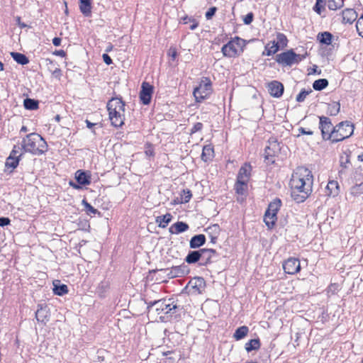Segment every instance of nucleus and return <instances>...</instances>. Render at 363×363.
Wrapping results in <instances>:
<instances>
[{
	"mask_svg": "<svg viewBox=\"0 0 363 363\" xmlns=\"http://www.w3.org/2000/svg\"><path fill=\"white\" fill-rule=\"evenodd\" d=\"M45 140L38 133H30L23 138L21 148L24 152L33 155H42L47 151Z\"/></svg>",
	"mask_w": 363,
	"mask_h": 363,
	"instance_id": "2",
	"label": "nucleus"
},
{
	"mask_svg": "<svg viewBox=\"0 0 363 363\" xmlns=\"http://www.w3.org/2000/svg\"><path fill=\"white\" fill-rule=\"evenodd\" d=\"M259 347H260V343H259V340L258 339L250 340L245 344V350L247 352L258 350L259 348Z\"/></svg>",
	"mask_w": 363,
	"mask_h": 363,
	"instance_id": "37",
	"label": "nucleus"
},
{
	"mask_svg": "<svg viewBox=\"0 0 363 363\" xmlns=\"http://www.w3.org/2000/svg\"><path fill=\"white\" fill-rule=\"evenodd\" d=\"M172 218V216L170 213H167L164 216H158L156 221L158 223L159 227L164 228L171 221Z\"/></svg>",
	"mask_w": 363,
	"mask_h": 363,
	"instance_id": "31",
	"label": "nucleus"
},
{
	"mask_svg": "<svg viewBox=\"0 0 363 363\" xmlns=\"http://www.w3.org/2000/svg\"><path fill=\"white\" fill-rule=\"evenodd\" d=\"M247 182H242V181L237 180V182L235 184L236 192L238 194L242 195L245 192V190L247 188Z\"/></svg>",
	"mask_w": 363,
	"mask_h": 363,
	"instance_id": "41",
	"label": "nucleus"
},
{
	"mask_svg": "<svg viewBox=\"0 0 363 363\" xmlns=\"http://www.w3.org/2000/svg\"><path fill=\"white\" fill-rule=\"evenodd\" d=\"M205 235L200 234L191 238L189 245L191 248H197L203 245L205 243Z\"/></svg>",
	"mask_w": 363,
	"mask_h": 363,
	"instance_id": "24",
	"label": "nucleus"
},
{
	"mask_svg": "<svg viewBox=\"0 0 363 363\" xmlns=\"http://www.w3.org/2000/svg\"><path fill=\"white\" fill-rule=\"evenodd\" d=\"M61 41H62V40H61V38H57V37H56V38H54L52 39V43H53V45H54L55 46H60V44H61Z\"/></svg>",
	"mask_w": 363,
	"mask_h": 363,
	"instance_id": "56",
	"label": "nucleus"
},
{
	"mask_svg": "<svg viewBox=\"0 0 363 363\" xmlns=\"http://www.w3.org/2000/svg\"><path fill=\"white\" fill-rule=\"evenodd\" d=\"M333 35L329 32L320 33L317 35V40L320 43L329 45L332 43Z\"/></svg>",
	"mask_w": 363,
	"mask_h": 363,
	"instance_id": "28",
	"label": "nucleus"
},
{
	"mask_svg": "<svg viewBox=\"0 0 363 363\" xmlns=\"http://www.w3.org/2000/svg\"><path fill=\"white\" fill-rule=\"evenodd\" d=\"M191 194L189 190H184L181 194V203H187L191 198Z\"/></svg>",
	"mask_w": 363,
	"mask_h": 363,
	"instance_id": "45",
	"label": "nucleus"
},
{
	"mask_svg": "<svg viewBox=\"0 0 363 363\" xmlns=\"http://www.w3.org/2000/svg\"><path fill=\"white\" fill-rule=\"evenodd\" d=\"M10 224V219L9 218H0V226H6Z\"/></svg>",
	"mask_w": 363,
	"mask_h": 363,
	"instance_id": "53",
	"label": "nucleus"
},
{
	"mask_svg": "<svg viewBox=\"0 0 363 363\" xmlns=\"http://www.w3.org/2000/svg\"><path fill=\"white\" fill-rule=\"evenodd\" d=\"M24 106L28 110H36L38 108V102L34 99H26Z\"/></svg>",
	"mask_w": 363,
	"mask_h": 363,
	"instance_id": "39",
	"label": "nucleus"
},
{
	"mask_svg": "<svg viewBox=\"0 0 363 363\" xmlns=\"http://www.w3.org/2000/svg\"><path fill=\"white\" fill-rule=\"evenodd\" d=\"M249 332V329L247 326H241V327H239L238 329H236L234 335H233V337L236 340H240L242 338H244L248 333Z\"/></svg>",
	"mask_w": 363,
	"mask_h": 363,
	"instance_id": "32",
	"label": "nucleus"
},
{
	"mask_svg": "<svg viewBox=\"0 0 363 363\" xmlns=\"http://www.w3.org/2000/svg\"><path fill=\"white\" fill-rule=\"evenodd\" d=\"M216 254L215 250L213 249H201V263L202 265H206L211 262L212 257Z\"/></svg>",
	"mask_w": 363,
	"mask_h": 363,
	"instance_id": "18",
	"label": "nucleus"
},
{
	"mask_svg": "<svg viewBox=\"0 0 363 363\" xmlns=\"http://www.w3.org/2000/svg\"><path fill=\"white\" fill-rule=\"evenodd\" d=\"M169 55L173 58L174 59L177 56V51L175 49H170L169 50Z\"/></svg>",
	"mask_w": 363,
	"mask_h": 363,
	"instance_id": "57",
	"label": "nucleus"
},
{
	"mask_svg": "<svg viewBox=\"0 0 363 363\" xmlns=\"http://www.w3.org/2000/svg\"><path fill=\"white\" fill-rule=\"evenodd\" d=\"M55 55H59V56H61V57H65V52L62 50H57L55 52Z\"/></svg>",
	"mask_w": 363,
	"mask_h": 363,
	"instance_id": "59",
	"label": "nucleus"
},
{
	"mask_svg": "<svg viewBox=\"0 0 363 363\" xmlns=\"http://www.w3.org/2000/svg\"><path fill=\"white\" fill-rule=\"evenodd\" d=\"M145 153L148 157L154 156V149L150 144H146Z\"/></svg>",
	"mask_w": 363,
	"mask_h": 363,
	"instance_id": "49",
	"label": "nucleus"
},
{
	"mask_svg": "<svg viewBox=\"0 0 363 363\" xmlns=\"http://www.w3.org/2000/svg\"><path fill=\"white\" fill-rule=\"evenodd\" d=\"M328 82L326 79H320L315 80L313 84V87L315 90L320 91L327 87Z\"/></svg>",
	"mask_w": 363,
	"mask_h": 363,
	"instance_id": "38",
	"label": "nucleus"
},
{
	"mask_svg": "<svg viewBox=\"0 0 363 363\" xmlns=\"http://www.w3.org/2000/svg\"><path fill=\"white\" fill-rule=\"evenodd\" d=\"M214 156L213 147L211 145H206L203 147L201 158L203 161L207 162L211 160Z\"/></svg>",
	"mask_w": 363,
	"mask_h": 363,
	"instance_id": "27",
	"label": "nucleus"
},
{
	"mask_svg": "<svg viewBox=\"0 0 363 363\" xmlns=\"http://www.w3.org/2000/svg\"><path fill=\"white\" fill-rule=\"evenodd\" d=\"M11 55L13 60L20 65H24L28 64L29 62L28 59L23 54L13 52Z\"/></svg>",
	"mask_w": 363,
	"mask_h": 363,
	"instance_id": "35",
	"label": "nucleus"
},
{
	"mask_svg": "<svg viewBox=\"0 0 363 363\" xmlns=\"http://www.w3.org/2000/svg\"><path fill=\"white\" fill-rule=\"evenodd\" d=\"M342 21L345 23H352L357 18V12L352 9H345L342 13Z\"/></svg>",
	"mask_w": 363,
	"mask_h": 363,
	"instance_id": "17",
	"label": "nucleus"
},
{
	"mask_svg": "<svg viewBox=\"0 0 363 363\" xmlns=\"http://www.w3.org/2000/svg\"><path fill=\"white\" fill-rule=\"evenodd\" d=\"M299 133L304 135H313V132L311 130H306L304 128H299Z\"/></svg>",
	"mask_w": 363,
	"mask_h": 363,
	"instance_id": "55",
	"label": "nucleus"
},
{
	"mask_svg": "<svg viewBox=\"0 0 363 363\" xmlns=\"http://www.w3.org/2000/svg\"><path fill=\"white\" fill-rule=\"evenodd\" d=\"M358 160L359 161H363V154L358 155Z\"/></svg>",
	"mask_w": 363,
	"mask_h": 363,
	"instance_id": "63",
	"label": "nucleus"
},
{
	"mask_svg": "<svg viewBox=\"0 0 363 363\" xmlns=\"http://www.w3.org/2000/svg\"><path fill=\"white\" fill-rule=\"evenodd\" d=\"M350 192L354 196H358L363 194V182L352 186L351 188Z\"/></svg>",
	"mask_w": 363,
	"mask_h": 363,
	"instance_id": "42",
	"label": "nucleus"
},
{
	"mask_svg": "<svg viewBox=\"0 0 363 363\" xmlns=\"http://www.w3.org/2000/svg\"><path fill=\"white\" fill-rule=\"evenodd\" d=\"M16 21L18 24V26L21 27V28H25L26 27V25L24 23H22L21 22V18L20 17H17L16 18Z\"/></svg>",
	"mask_w": 363,
	"mask_h": 363,
	"instance_id": "58",
	"label": "nucleus"
},
{
	"mask_svg": "<svg viewBox=\"0 0 363 363\" xmlns=\"http://www.w3.org/2000/svg\"><path fill=\"white\" fill-rule=\"evenodd\" d=\"M311 92V89L309 91H306L305 89L301 90V91L296 96V101L298 102H303L306 99V96Z\"/></svg>",
	"mask_w": 363,
	"mask_h": 363,
	"instance_id": "44",
	"label": "nucleus"
},
{
	"mask_svg": "<svg viewBox=\"0 0 363 363\" xmlns=\"http://www.w3.org/2000/svg\"><path fill=\"white\" fill-rule=\"evenodd\" d=\"M189 229V225L184 222H177L169 228L172 234H179Z\"/></svg>",
	"mask_w": 363,
	"mask_h": 363,
	"instance_id": "23",
	"label": "nucleus"
},
{
	"mask_svg": "<svg viewBox=\"0 0 363 363\" xmlns=\"http://www.w3.org/2000/svg\"><path fill=\"white\" fill-rule=\"evenodd\" d=\"M319 128L321 130V134L324 140H331L332 134H333V126L330 119L326 116L319 117Z\"/></svg>",
	"mask_w": 363,
	"mask_h": 363,
	"instance_id": "10",
	"label": "nucleus"
},
{
	"mask_svg": "<svg viewBox=\"0 0 363 363\" xmlns=\"http://www.w3.org/2000/svg\"><path fill=\"white\" fill-rule=\"evenodd\" d=\"M147 308L149 310L155 308L158 315L160 314H172L174 313L177 306L170 300H159L150 302Z\"/></svg>",
	"mask_w": 363,
	"mask_h": 363,
	"instance_id": "7",
	"label": "nucleus"
},
{
	"mask_svg": "<svg viewBox=\"0 0 363 363\" xmlns=\"http://www.w3.org/2000/svg\"><path fill=\"white\" fill-rule=\"evenodd\" d=\"M80 11L85 16H90L91 13V0H79Z\"/></svg>",
	"mask_w": 363,
	"mask_h": 363,
	"instance_id": "26",
	"label": "nucleus"
},
{
	"mask_svg": "<svg viewBox=\"0 0 363 363\" xmlns=\"http://www.w3.org/2000/svg\"><path fill=\"white\" fill-rule=\"evenodd\" d=\"M49 309L46 306L38 305L37 311L35 312V318L40 323L45 324L49 320Z\"/></svg>",
	"mask_w": 363,
	"mask_h": 363,
	"instance_id": "15",
	"label": "nucleus"
},
{
	"mask_svg": "<svg viewBox=\"0 0 363 363\" xmlns=\"http://www.w3.org/2000/svg\"><path fill=\"white\" fill-rule=\"evenodd\" d=\"M343 5V0H328V6L330 10H337Z\"/></svg>",
	"mask_w": 363,
	"mask_h": 363,
	"instance_id": "40",
	"label": "nucleus"
},
{
	"mask_svg": "<svg viewBox=\"0 0 363 363\" xmlns=\"http://www.w3.org/2000/svg\"><path fill=\"white\" fill-rule=\"evenodd\" d=\"M268 91L271 96L279 98L284 92L283 84L277 81H273L268 84Z\"/></svg>",
	"mask_w": 363,
	"mask_h": 363,
	"instance_id": "14",
	"label": "nucleus"
},
{
	"mask_svg": "<svg viewBox=\"0 0 363 363\" xmlns=\"http://www.w3.org/2000/svg\"><path fill=\"white\" fill-rule=\"evenodd\" d=\"M279 49L281 48L277 44V41L275 40H271L265 45V52H263V55L271 56L277 52Z\"/></svg>",
	"mask_w": 363,
	"mask_h": 363,
	"instance_id": "22",
	"label": "nucleus"
},
{
	"mask_svg": "<svg viewBox=\"0 0 363 363\" xmlns=\"http://www.w3.org/2000/svg\"><path fill=\"white\" fill-rule=\"evenodd\" d=\"M328 196H335L339 194V184L337 181H330L325 188Z\"/></svg>",
	"mask_w": 363,
	"mask_h": 363,
	"instance_id": "21",
	"label": "nucleus"
},
{
	"mask_svg": "<svg viewBox=\"0 0 363 363\" xmlns=\"http://www.w3.org/2000/svg\"><path fill=\"white\" fill-rule=\"evenodd\" d=\"M291 195L297 203L303 202L312 192L313 175L306 167H298L290 180Z\"/></svg>",
	"mask_w": 363,
	"mask_h": 363,
	"instance_id": "1",
	"label": "nucleus"
},
{
	"mask_svg": "<svg viewBox=\"0 0 363 363\" xmlns=\"http://www.w3.org/2000/svg\"><path fill=\"white\" fill-rule=\"evenodd\" d=\"M102 57H103V60H104V62L106 65H111L112 63L111 58L107 54H104Z\"/></svg>",
	"mask_w": 363,
	"mask_h": 363,
	"instance_id": "54",
	"label": "nucleus"
},
{
	"mask_svg": "<svg viewBox=\"0 0 363 363\" xmlns=\"http://www.w3.org/2000/svg\"><path fill=\"white\" fill-rule=\"evenodd\" d=\"M251 169L252 168L250 164H245L239 170L237 180L247 182L250 179Z\"/></svg>",
	"mask_w": 363,
	"mask_h": 363,
	"instance_id": "16",
	"label": "nucleus"
},
{
	"mask_svg": "<svg viewBox=\"0 0 363 363\" xmlns=\"http://www.w3.org/2000/svg\"><path fill=\"white\" fill-rule=\"evenodd\" d=\"M172 272H174V275L173 276H174V277H180V276L183 275L185 273L184 271L182 269V267H173L172 270Z\"/></svg>",
	"mask_w": 363,
	"mask_h": 363,
	"instance_id": "48",
	"label": "nucleus"
},
{
	"mask_svg": "<svg viewBox=\"0 0 363 363\" xmlns=\"http://www.w3.org/2000/svg\"><path fill=\"white\" fill-rule=\"evenodd\" d=\"M279 150V145L276 143H270V145L265 149V157L269 160V157L275 155L276 152Z\"/></svg>",
	"mask_w": 363,
	"mask_h": 363,
	"instance_id": "29",
	"label": "nucleus"
},
{
	"mask_svg": "<svg viewBox=\"0 0 363 363\" xmlns=\"http://www.w3.org/2000/svg\"><path fill=\"white\" fill-rule=\"evenodd\" d=\"M69 184L71 186H72L74 189H80V186L78 185V184H76L75 183L72 182H69Z\"/></svg>",
	"mask_w": 363,
	"mask_h": 363,
	"instance_id": "60",
	"label": "nucleus"
},
{
	"mask_svg": "<svg viewBox=\"0 0 363 363\" xmlns=\"http://www.w3.org/2000/svg\"><path fill=\"white\" fill-rule=\"evenodd\" d=\"M354 125L349 121H342L333 128L331 141L337 143L350 138L354 133Z\"/></svg>",
	"mask_w": 363,
	"mask_h": 363,
	"instance_id": "5",
	"label": "nucleus"
},
{
	"mask_svg": "<svg viewBox=\"0 0 363 363\" xmlns=\"http://www.w3.org/2000/svg\"><path fill=\"white\" fill-rule=\"evenodd\" d=\"M340 104L339 102L333 101L328 104L327 112L330 116H336L340 112Z\"/></svg>",
	"mask_w": 363,
	"mask_h": 363,
	"instance_id": "33",
	"label": "nucleus"
},
{
	"mask_svg": "<svg viewBox=\"0 0 363 363\" xmlns=\"http://www.w3.org/2000/svg\"><path fill=\"white\" fill-rule=\"evenodd\" d=\"M216 11V7L210 8L208 11L206 13V18L208 20L211 19L215 14Z\"/></svg>",
	"mask_w": 363,
	"mask_h": 363,
	"instance_id": "51",
	"label": "nucleus"
},
{
	"mask_svg": "<svg viewBox=\"0 0 363 363\" xmlns=\"http://www.w3.org/2000/svg\"><path fill=\"white\" fill-rule=\"evenodd\" d=\"M277 44L279 46L281 49L284 48L287 46L288 40L286 38V36L281 33H277L276 34V39Z\"/></svg>",
	"mask_w": 363,
	"mask_h": 363,
	"instance_id": "36",
	"label": "nucleus"
},
{
	"mask_svg": "<svg viewBox=\"0 0 363 363\" xmlns=\"http://www.w3.org/2000/svg\"><path fill=\"white\" fill-rule=\"evenodd\" d=\"M27 128L26 126H23L21 129V132H27Z\"/></svg>",
	"mask_w": 363,
	"mask_h": 363,
	"instance_id": "62",
	"label": "nucleus"
},
{
	"mask_svg": "<svg viewBox=\"0 0 363 363\" xmlns=\"http://www.w3.org/2000/svg\"><path fill=\"white\" fill-rule=\"evenodd\" d=\"M356 28L359 35L363 37V14L357 20L356 23Z\"/></svg>",
	"mask_w": 363,
	"mask_h": 363,
	"instance_id": "47",
	"label": "nucleus"
},
{
	"mask_svg": "<svg viewBox=\"0 0 363 363\" xmlns=\"http://www.w3.org/2000/svg\"><path fill=\"white\" fill-rule=\"evenodd\" d=\"M109 119L115 127H121L124 124L125 104L118 98L111 99L107 104Z\"/></svg>",
	"mask_w": 363,
	"mask_h": 363,
	"instance_id": "3",
	"label": "nucleus"
},
{
	"mask_svg": "<svg viewBox=\"0 0 363 363\" xmlns=\"http://www.w3.org/2000/svg\"><path fill=\"white\" fill-rule=\"evenodd\" d=\"M86 125H87V127H88L89 128H91L94 125V123H91V122H90L89 121H88V120H86Z\"/></svg>",
	"mask_w": 363,
	"mask_h": 363,
	"instance_id": "61",
	"label": "nucleus"
},
{
	"mask_svg": "<svg viewBox=\"0 0 363 363\" xmlns=\"http://www.w3.org/2000/svg\"><path fill=\"white\" fill-rule=\"evenodd\" d=\"M189 285L195 292L201 293L205 289V281L201 277H196L189 281Z\"/></svg>",
	"mask_w": 363,
	"mask_h": 363,
	"instance_id": "19",
	"label": "nucleus"
},
{
	"mask_svg": "<svg viewBox=\"0 0 363 363\" xmlns=\"http://www.w3.org/2000/svg\"><path fill=\"white\" fill-rule=\"evenodd\" d=\"M284 272L289 274H294L301 269L300 261L296 258L290 257L283 264Z\"/></svg>",
	"mask_w": 363,
	"mask_h": 363,
	"instance_id": "12",
	"label": "nucleus"
},
{
	"mask_svg": "<svg viewBox=\"0 0 363 363\" xmlns=\"http://www.w3.org/2000/svg\"><path fill=\"white\" fill-rule=\"evenodd\" d=\"M304 58L303 56L296 54L292 50L284 52L277 55V62L286 66L298 63Z\"/></svg>",
	"mask_w": 363,
	"mask_h": 363,
	"instance_id": "9",
	"label": "nucleus"
},
{
	"mask_svg": "<svg viewBox=\"0 0 363 363\" xmlns=\"http://www.w3.org/2000/svg\"><path fill=\"white\" fill-rule=\"evenodd\" d=\"M325 3L326 0H317L316 4L313 8L314 11L318 14H320L321 11L324 9Z\"/></svg>",
	"mask_w": 363,
	"mask_h": 363,
	"instance_id": "43",
	"label": "nucleus"
},
{
	"mask_svg": "<svg viewBox=\"0 0 363 363\" xmlns=\"http://www.w3.org/2000/svg\"><path fill=\"white\" fill-rule=\"evenodd\" d=\"M53 292L55 294L58 296H63L68 292V289L67 285L61 284L59 280H56L53 281Z\"/></svg>",
	"mask_w": 363,
	"mask_h": 363,
	"instance_id": "25",
	"label": "nucleus"
},
{
	"mask_svg": "<svg viewBox=\"0 0 363 363\" xmlns=\"http://www.w3.org/2000/svg\"><path fill=\"white\" fill-rule=\"evenodd\" d=\"M203 128V124L200 122H198L194 125L192 128L191 129V134L195 133L198 131L201 130Z\"/></svg>",
	"mask_w": 363,
	"mask_h": 363,
	"instance_id": "50",
	"label": "nucleus"
},
{
	"mask_svg": "<svg viewBox=\"0 0 363 363\" xmlns=\"http://www.w3.org/2000/svg\"><path fill=\"white\" fill-rule=\"evenodd\" d=\"M21 148L17 146H14L9 157L6 159L5 165L7 168L11 169H15L19 162V157L23 155V152L20 150Z\"/></svg>",
	"mask_w": 363,
	"mask_h": 363,
	"instance_id": "11",
	"label": "nucleus"
},
{
	"mask_svg": "<svg viewBox=\"0 0 363 363\" xmlns=\"http://www.w3.org/2000/svg\"><path fill=\"white\" fill-rule=\"evenodd\" d=\"M82 204L86 208L87 213L96 214V213H98V211L96 208H94L91 204H89L86 200L82 201Z\"/></svg>",
	"mask_w": 363,
	"mask_h": 363,
	"instance_id": "46",
	"label": "nucleus"
},
{
	"mask_svg": "<svg viewBox=\"0 0 363 363\" xmlns=\"http://www.w3.org/2000/svg\"><path fill=\"white\" fill-rule=\"evenodd\" d=\"M180 22L184 24L191 23L189 27L191 30H195L199 26L198 21L194 18L188 16L181 18Z\"/></svg>",
	"mask_w": 363,
	"mask_h": 363,
	"instance_id": "34",
	"label": "nucleus"
},
{
	"mask_svg": "<svg viewBox=\"0 0 363 363\" xmlns=\"http://www.w3.org/2000/svg\"><path fill=\"white\" fill-rule=\"evenodd\" d=\"M281 205V201L279 199H275L269 203L264 216V221L269 228H272L274 225L277 220V213Z\"/></svg>",
	"mask_w": 363,
	"mask_h": 363,
	"instance_id": "8",
	"label": "nucleus"
},
{
	"mask_svg": "<svg viewBox=\"0 0 363 363\" xmlns=\"http://www.w3.org/2000/svg\"><path fill=\"white\" fill-rule=\"evenodd\" d=\"M253 20V14L252 13H247L244 18V23L247 25H249L252 23Z\"/></svg>",
	"mask_w": 363,
	"mask_h": 363,
	"instance_id": "52",
	"label": "nucleus"
},
{
	"mask_svg": "<svg viewBox=\"0 0 363 363\" xmlns=\"http://www.w3.org/2000/svg\"><path fill=\"white\" fill-rule=\"evenodd\" d=\"M201 250L198 251H191L186 257L185 261L189 264H194L201 259Z\"/></svg>",
	"mask_w": 363,
	"mask_h": 363,
	"instance_id": "30",
	"label": "nucleus"
},
{
	"mask_svg": "<svg viewBox=\"0 0 363 363\" xmlns=\"http://www.w3.org/2000/svg\"><path fill=\"white\" fill-rule=\"evenodd\" d=\"M212 93V84L207 77L201 79L199 85L194 89L193 94L197 102H201L208 98Z\"/></svg>",
	"mask_w": 363,
	"mask_h": 363,
	"instance_id": "6",
	"label": "nucleus"
},
{
	"mask_svg": "<svg viewBox=\"0 0 363 363\" xmlns=\"http://www.w3.org/2000/svg\"><path fill=\"white\" fill-rule=\"evenodd\" d=\"M153 93V86L149 83L144 82L141 86L140 99L143 104L147 105L150 103Z\"/></svg>",
	"mask_w": 363,
	"mask_h": 363,
	"instance_id": "13",
	"label": "nucleus"
},
{
	"mask_svg": "<svg viewBox=\"0 0 363 363\" xmlns=\"http://www.w3.org/2000/svg\"><path fill=\"white\" fill-rule=\"evenodd\" d=\"M75 179L81 185H89L91 183V177L89 174L82 170H77L75 173Z\"/></svg>",
	"mask_w": 363,
	"mask_h": 363,
	"instance_id": "20",
	"label": "nucleus"
},
{
	"mask_svg": "<svg viewBox=\"0 0 363 363\" xmlns=\"http://www.w3.org/2000/svg\"><path fill=\"white\" fill-rule=\"evenodd\" d=\"M245 46V40L235 37L222 47L221 52L225 57H236L243 52Z\"/></svg>",
	"mask_w": 363,
	"mask_h": 363,
	"instance_id": "4",
	"label": "nucleus"
},
{
	"mask_svg": "<svg viewBox=\"0 0 363 363\" xmlns=\"http://www.w3.org/2000/svg\"><path fill=\"white\" fill-rule=\"evenodd\" d=\"M4 69V65L2 62H0V71H2Z\"/></svg>",
	"mask_w": 363,
	"mask_h": 363,
	"instance_id": "64",
	"label": "nucleus"
}]
</instances>
